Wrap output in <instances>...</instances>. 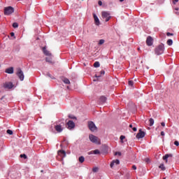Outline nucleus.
Returning <instances> with one entry per match:
<instances>
[{"label": "nucleus", "instance_id": "obj_1", "mask_svg": "<svg viewBox=\"0 0 179 179\" xmlns=\"http://www.w3.org/2000/svg\"><path fill=\"white\" fill-rule=\"evenodd\" d=\"M89 139L92 142V143H95L96 145H101V141L100 138L93 134H90Z\"/></svg>", "mask_w": 179, "mask_h": 179}, {"label": "nucleus", "instance_id": "obj_2", "mask_svg": "<svg viewBox=\"0 0 179 179\" xmlns=\"http://www.w3.org/2000/svg\"><path fill=\"white\" fill-rule=\"evenodd\" d=\"M155 52L157 55H162V54H163V52H164V45L161 44V45H158L155 48Z\"/></svg>", "mask_w": 179, "mask_h": 179}, {"label": "nucleus", "instance_id": "obj_3", "mask_svg": "<svg viewBox=\"0 0 179 179\" xmlns=\"http://www.w3.org/2000/svg\"><path fill=\"white\" fill-rule=\"evenodd\" d=\"M15 12V9L12 6L6 7L4 8V15L6 16H9V15H12Z\"/></svg>", "mask_w": 179, "mask_h": 179}, {"label": "nucleus", "instance_id": "obj_4", "mask_svg": "<svg viewBox=\"0 0 179 179\" xmlns=\"http://www.w3.org/2000/svg\"><path fill=\"white\" fill-rule=\"evenodd\" d=\"M17 76H18L20 80L23 81L24 80V74L23 73V71L22 69L19 68L17 69Z\"/></svg>", "mask_w": 179, "mask_h": 179}, {"label": "nucleus", "instance_id": "obj_5", "mask_svg": "<svg viewBox=\"0 0 179 179\" xmlns=\"http://www.w3.org/2000/svg\"><path fill=\"white\" fill-rule=\"evenodd\" d=\"M101 16L103 19H105V22H108V20L111 19V16H110L109 13L106 11H103L101 13Z\"/></svg>", "mask_w": 179, "mask_h": 179}, {"label": "nucleus", "instance_id": "obj_6", "mask_svg": "<svg viewBox=\"0 0 179 179\" xmlns=\"http://www.w3.org/2000/svg\"><path fill=\"white\" fill-rule=\"evenodd\" d=\"M88 128L92 131V132H94V131L97 129L96 124H94V122H88Z\"/></svg>", "mask_w": 179, "mask_h": 179}, {"label": "nucleus", "instance_id": "obj_7", "mask_svg": "<svg viewBox=\"0 0 179 179\" xmlns=\"http://www.w3.org/2000/svg\"><path fill=\"white\" fill-rule=\"evenodd\" d=\"M145 135H146L145 131H143L142 129H139L138 133L136 134V137L137 139H142V138H145Z\"/></svg>", "mask_w": 179, "mask_h": 179}, {"label": "nucleus", "instance_id": "obj_8", "mask_svg": "<svg viewBox=\"0 0 179 179\" xmlns=\"http://www.w3.org/2000/svg\"><path fill=\"white\" fill-rule=\"evenodd\" d=\"M67 128L68 129H73V128H75V122L72 120H69L67 122Z\"/></svg>", "mask_w": 179, "mask_h": 179}, {"label": "nucleus", "instance_id": "obj_9", "mask_svg": "<svg viewBox=\"0 0 179 179\" xmlns=\"http://www.w3.org/2000/svg\"><path fill=\"white\" fill-rule=\"evenodd\" d=\"M3 87L4 89H12L13 87V83H12V82L5 83Z\"/></svg>", "mask_w": 179, "mask_h": 179}, {"label": "nucleus", "instance_id": "obj_10", "mask_svg": "<svg viewBox=\"0 0 179 179\" xmlns=\"http://www.w3.org/2000/svg\"><path fill=\"white\" fill-rule=\"evenodd\" d=\"M146 44L149 46L153 45V38L148 36L146 40Z\"/></svg>", "mask_w": 179, "mask_h": 179}, {"label": "nucleus", "instance_id": "obj_11", "mask_svg": "<svg viewBox=\"0 0 179 179\" xmlns=\"http://www.w3.org/2000/svg\"><path fill=\"white\" fill-rule=\"evenodd\" d=\"M43 54H45V55H47L48 57H51V52H50V51H48V50H47V48L45 47V46H44L43 48Z\"/></svg>", "mask_w": 179, "mask_h": 179}, {"label": "nucleus", "instance_id": "obj_12", "mask_svg": "<svg viewBox=\"0 0 179 179\" xmlns=\"http://www.w3.org/2000/svg\"><path fill=\"white\" fill-rule=\"evenodd\" d=\"M100 104H104V103H106V101H107V97L102 96L99 98V100Z\"/></svg>", "mask_w": 179, "mask_h": 179}, {"label": "nucleus", "instance_id": "obj_13", "mask_svg": "<svg viewBox=\"0 0 179 179\" xmlns=\"http://www.w3.org/2000/svg\"><path fill=\"white\" fill-rule=\"evenodd\" d=\"M55 131H57V132H62L64 129L62 128V126H61V124H57L55 127Z\"/></svg>", "mask_w": 179, "mask_h": 179}, {"label": "nucleus", "instance_id": "obj_14", "mask_svg": "<svg viewBox=\"0 0 179 179\" xmlns=\"http://www.w3.org/2000/svg\"><path fill=\"white\" fill-rule=\"evenodd\" d=\"M58 155H59V156H60L62 158L66 157V152H65V151L62 150H60L58 151Z\"/></svg>", "mask_w": 179, "mask_h": 179}, {"label": "nucleus", "instance_id": "obj_15", "mask_svg": "<svg viewBox=\"0 0 179 179\" xmlns=\"http://www.w3.org/2000/svg\"><path fill=\"white\" fill-rule=\"evenodd\" d=\"M93 16H94L95 24L96 26H99L100 24V20H99V17H97V15H96V14H93Z\"/></svg>", "mask_w": 179, "mask_h": 179}, {"label": "nucleus", "instance_id": "obj_16", "mask_svg": "<svg viewBox=\"0 0 179 179\" xmlns=\"http://www.w3.org/2000/svg\"><path fill=\"white\" fill-rule=\"evenodd\" d=\"M114 164H120V160H118V159L113 160L110 164L111 169H113V167H114Z\"/></svg>", "mask_w": 179, "mask_h": 179}, {"label": "nucleus", "instance_id": "obj_17", "mask_svg": "<svg viewBox=\"0 0 179 179\" xmlns=\"http://www.w3.org/2000/svg\"><path fill=\"white\" fill-rule=\"evenodd\" d=\"M89 155H100V150H94L88 153Z\"/></svg>", "mask_w": 179, "mask_h": 179}, {"label": "nucleus", "instance_id": "obj_18", "mask_svg": "<svg viewBox=\"0 0 179 179\" xmlns=\"http://www.w3.org/2000/svg\"><path fill=\"white\" fill-rule=\"evenodd\" d=\"M168 157H173V155L171 154H166L163 157V160H166V163H167Z\"/></svg>", "mask_w": 179, "mask_h": 179}, {"label": "nucleus", "instance_id": "obj_19", "mask_svg": "<svg viewBox=\"0 0 179 179\" xmlns=\"http://www.w3.org/2000/svg\"><path fill=\"white\" fill-rule=\"evenodd\" d=\"M6 73H10V74L13 73V67H10L6 69Z\"/></svg>", "mask_w": 179, "mask_h": 179}, {"label": "nucleus", "instance_id": "obj_20", "mask_svg": "<svg viewBox=\"0 0 179 179\" xmlns=\"http://www.w3.org/2000/svg\"><path fill=\"white\" fill-rule=\"evenodd\" d=\"M62 82H64V83H65L66 85H69V83H71V81H69V79L66 78H63Z\"/></svg>", "mask_w": 179, "mask_h": 179}, {"label": "nucleus", "instance_id": "obj_21", "mask_svg": "<svg viewBox=\"0 0 179 179\" xmlns=\"http://www.w3.org/2000/svg\"><path fill=\"white\" fill-rule=\"evenodd\" d=\"M149 122L150 127H153V124H155V120H153V118H150Z\"/></svg>", "mask_w": 179, "mask_h": 179}, {"label": "nucleus", "instance_id": "obj_22", "mask_svg": "<svg viewBox=\"0 0 179 179\" xmlns=\"http://www.w3.org/2000/svg\"><path fill=\"white\" fill-rule=\"evenodd\" d=\"M45 61H46V62H48L49 64H54V62H52V59H51L48 57L45 58Z\"/></svg>", "mask_w": 179, "mask_h": 179}, {"label": "nucleus", "instance_id": "obj_23", "mask_svg": "<svg viewBox=\"0 0 179 179\" xmlns=\"http://www.w3.org/2000/svg\"><path fill=\"white\" fill-rule=\"evenodd\" d=\"M78 160L80 162V163H83V162H85V157L81 156L78 158Z\"/></svg>", "mask_w": 179, "mask_h": 179}, {"label": "nucleus", "instance_id": "obj_24", "mask_svg": "<svg viewBox=\"0 0 179 179\" xmlns=\"http://www.w3.org/2000/svg\"><path fill=\"white\" fill-rule=\"evenodd\" d=\"M94 68H99L100 66V63L99 62H95L94 63Z\"/></svg>", "mask_w": 179, "mask_h": 179}, {"label": "nucleus", "instance_id": "obj_25", "mask_svg": "<svg viewBox=\"0 0 179 179\" xmlns=\"http://www.w3.org/2000/svg\"><path fill=\"white\" fill-rule=\"evenodd\" d=\"M159 169H161L162 171H164V170H166V167H164V164H160V166H159Z\"/></svg>", "mask_w": 179, "mask_h": 179}, {"label": "nucleus", "instance_id": "obj_26", "mask_svg": "<svg viewBox=\"0 0 179 179\" xmlns=\"http://www.w3.org/2000/svg\"><path fill=\"white\" fill-rule=\"evenodd\" d=\"M168 45H173V40L169 39L166 42Z\"/></svg>", "mask_w": 179, "mask_h": 179}, {"label": "nucleus", "instance_id": "obj_27", "mask_svg": "<svg viewBox=\"0 0 179 179\" xmlns=\"http://www.w3.org/2000/svg\"><path fill=\"white\" fill-rule=\"evenodd\" d=\"M120 142L121 143H124V139L125 138L124 136H120Z\"/></svg>", "mask_w": 179, "mask_h": 179}, {"label": "nucleus", "instance_id": "obj_28", "mask_svg": "<svg viewBox=\"0 0 179 179\" xmlns=\"http://www.w3.org/2000/svg\"><path fill=\"white\" fill-rule=\"evenodd\" d=\"M13 27H14V29H16V27H19V24H17V22H14L13 24Z\"/></svg>", "mask_w": 179, "mask_h": 179}, {"label": "nucleus", "instance_id": "obj_29", "mask_svg": "<svg viewBox=\"0 0 179 179\" xmlns=\"http://www.w3.org/2000/svg\"><path fill=\"white\" fill-rule=\"evenodd\" d=\"M20 157L23 159H27V155H26L25 154H22L20 155Z\"/></svg>", "mask_w": 179, "mask_h": 179}, {"label": "nucleus", "instance_id": "obj_30", "mask_svg": "<svg viewBox=\"0 0 179 179\" xmlns=\"http://www.w3.org/2000/svg\"><path fill=\"white\" fill-rule=\"evenodd\" d=\"M104 39L99 40V45H102V44H104Z\"/></svg>", "mask_w": 179, "mask_h": 179}, {"label": "nucleus", "instance_id": "obj_31", "mask_svg": "<svg viewBox=\"0 0 179 179\" xmlns=\"http://www.w3.org/2000/svg\"><path fill=\"white\" fill-rule=\"evenodd\" d=\"M7 134H8V135H13V131L10 129H8Z\"/></svg>", "mask_w": 179, "mask_h": 179}, {"label": "nucleus", "instance_id": "obj_32", "mask_svg": "<svg viewBox=\"0 0 179 179\" xmlns=\"http://www.w3.org/2000/svg\"><path fill=\"white\" fill-rule=\"evenodd\" d=\"M128 85L129 86H134V82L132 80H129L128 82Z\"/></svg>", "mask_w": 179, "mask_h": 179}, {"label": "nucleus", "instance_id": "obj_33", "mask_svg": "<svg viewBox=\"0 0 179 179\" xmlns=\"http://www.w3.org/2000/svg\"><path fill=\"white\" fill-rule=\"evenodd\" d=\"M47 76H48L49 78H50L51 79H55L54 76H52L51 74H50V73H47Z\"/></svg>", "mask_w": 179, "mask_h": 179}, {"label": "nucleus", "instance_id": "obj_34", "mask_svg": "<svg viewBox=\"0 0 179 179\" xmlns=\"http://www.w3.org/2000/svg\"><path fill=\"white\" fill-rule=\"evenodd\" d=\"M166 36H168V37H170V36H174V34H171L170 32H167L166 33Z\"/></svg>", "mask_w": 179, "mask_h": 179}, {"label": "nucleus", "instance_id": "obj_35", "mask_svg": "<svg viewBox=\"0 0 179 179\" xmlns=\"http://www.w3.org/2000/svg\"><path fill=\"white\" fill-rule=\"evenodd\" d=\"M69 118H71V120H76V117H74V116H73V115H69Z\"/></svg>", "mask_w": 179, "mask_h": 179}, {"label": "nucleus", "instance_id": "obj_36", "mask_svg": "<svg viewBox=\"0 0 179 179\" xmlns=\"http://www.w3.org/2000/svg\"><path fill=\"white\" fill-rule=\"evenodd\" d=\"M174 145H176V146H179V142L178 141H176L174 142Z\"/></svg>", "mask_w": 179, "mask_h": 179}, {"label": "nucleus", "instance_id": "obj_37", "mask_svg": "<svg viewBox=\"0 0 179 179\" xmlns=\"http://www.w3.org/2000/svg\"><path fill=\"white\" fill-rule=\"evenodd\" d=\"M117 155H118V156H121V152H116L115 153V156H117Z\"/></svg>", "mask_w": 179, "mask_h": 179}, {"label": "nucleus", "instance_id": "obj_38", "mask_svg": "<svg viewBox=\"0 0 179 179\" xmlns=\"http://www.w3.org/2000/svg\"><path fill=\"white\" fill-rule=\"evenodd\" d=\"M98 5H99V6H101V5H103V2L101 1H99Z\"/></svg>", "mask_w": 179, "mask_h": 179}, {"label": "nucleus", "instance_id": "obj_39", "mask_svg": "<svg viewBox=\"0 0 179 179\" xmlns=\"http://www.w3.org/2000/svg\"><path fill=\"white\" fill-rule=\"evenodd\" d=\"M97 170H99V169H97L96 167L92 169V171H94V173H96L97 171Z\"/></svg>", "mask_w": 179, "mask_h": 179}, {"label": "nucleus", "instance_id": "obj_40", "mask_svg": "<svg viewBox=\"0 0 179 179\" xmlns=\"http://www.w3.org/2000/svg\"><path fill=\"white\" fill-rule=\"evenodd\" d=\"M161 125H162V127H166V123H164V122H162L161 123Z\"/></svg>", "mask_w": 179, "mask_h": 179}, {"label": "nucleus", "instance_id": "obj_41", "mask_svg": "<svg viewBox=\"0 0 179 179\" xmlns=\"http://www.w3.org/2000/svg\"><path fill=\"white\" fill-rule=\"evenodd\" d=\"M177 2H178V0H173V3L174 5H176V3H177Z\"/></svg>", "mask_w": 179, "mask_h": 179}, {"label": "nucleus", "instance_id": "obj_42", "mask_svg": "<svg viewBox=\"0 0 179 179\" xmlns=\"http://www.w3.org/2000/svg\"><path fill=\"white\" fill-rule=\"evenodd\" d=\"M104 73H106V72L103 70L101 71V75H104Z\"/></svg>", "mask_w": 179, "mask_h": 179}, {"label": "nucleus", "instance_id": "obj_43", "mask_svg": "<svg viewBox=\"0 0 179 179\" xmlns=\"http://www.w3.org/2000/svg\"><path fill=\"white\" fill-rule=\"evenodd\" d=\"M132 169H133V170H136V166L135 165H133V166H132Z\"/></svg>", "mask_w": 179, "mask_h": 179}, {"label": "nucleus", "instance_id": "obj_44", "mask_svg": "<svg viewBox=\"0 0 179 179\" xmlns=\"http://www.w3.org/2000/svg\"><path fill=\"white\" fill-rule=\"evenodd\" d=\"M10 36H11V37H14V36H15V33L11 32V33H10Z\"/></svg>", "mask_w": 179, "mask_h": 179}, {"label": "nucleus", "instance_id": "obj_45", "mask_svg": "<svg viewBox=\"0 0 179 179\" xmlns=\"http://www.w3.org/2000/svg\"><path fill=\"white\" fill-rule=\"evenodd\" d=\"M133 131H134V132H136V131H137L136 127H133Z\"/></svg>", "mask_w": 179, "mask_h": 179}, {"label": "nucleus", "instance_id": "obj_46", "mask_svg": "<svg viewBox=\"0 0 179 179\" xmlns=\"http://www.w3.org/2000/svg\"><path fill=\"white\" fill-rule=\"evenodd\" d=\"M161 136H164V131H161Z\"/></svg>", "mask_w": 179, "mask_h": 179}, {"label": "nucleus", "instance_id": "obj_47", "mask_svg": "<svg viewBox=\"0 0 179 179\" xmlns=\"http://www.w3.org/2000/svg\"><path fill=\"white\" fill-rule=\"evenodd\" d=\"M96 78H100L101 76L95 75Z\"/></svg>", "mask_w": 179, "mask_h": 179}, {"label": "nucleus", "instance_id": "obj_48", "mask_svg": "<svg viewBox=\"0 0 179 179\" xmlns=\"http://www.w3.org/2000/svg\"><path fill=\"white\" fill-rule=\"evenodd\" d=\"M4 98H5V96H2V97L1 98V100H3Z\"/></svg>", "mask_w": 179, "mask_h": 179}, {"label": "nucleus", "instance_id": "obj_49", "mask_svg": "<svg viewBox=\"0 0 179 179\" xmlns=\"http://www.w3.org/2000/svg\"><path fill=\"white\" fill-rule=\"evenodd\" d=\"M133 127V125L132 124H130L129 125V128H132Z\"/></svg>", "mask_w": 179, "mask_h": 179}, {"label": "nucleus", "instance_id": "obj_50", "mask_svg": "<svg viewBox=\"0 0 179 179\" xmlns=\"http://www.w3.org/2000/svg\"><path fill=\"white\" fill-rule=\"evenodd\" d=\"M178 9H179L178 8H175V10H178Z\"/></svg>", "mask_w": 179, "mask_h": 179}, {"label": "nucleus", "instance_id": "obj_51", "mask_svg": "<svg viewBox=\"0 0 179 179\" xmlns=\"http://www.w3.org/2000/svg\"><path fill=\"white\" fill-rule=\"evenodd\" d=\"M120 2H124V0H120Z\"/></svg>", "mask_w": 179, "mask_h": 179}, {"label": "nucleus", "instance_id": "obj_52", "mask_svg": "<svg viewBox=\"0 0 179 179\" xmlns=\"http://www.w3.org/2000/svg\"><path fill=\"white\" fill-rule=\"evenodd\" d=\"M176 13V15H179V13Z\"/></svg>", "mask_w": 179, "mask_h": 179}, {"label": "nucleus", "instance_id": "obj_53", "mask_svg": "<svg viewBox=\"0 0 179 179\" xmlns=\"http://www.w3.org/2000/svg\"><path fill=\"white\" fill-rule=\"evenodd\" d=\"M163 179H166V178H164Z\"/></svg>", "mask_w": 179, "mask_h": 179}, {"label": "nucleus", "instance_id": "obj_54", "mask_svg": "<svg viewBox=\"0 0 179 179\" xmlns=\"http://www.w3.org/2000/svg\"><path fill=\"white\" fill-rule=\"evenodd\" d=\"M17 1H20V0H17Z\"/></svg>", "mask_w": 179, "mask_h": 179}]
</instances>
